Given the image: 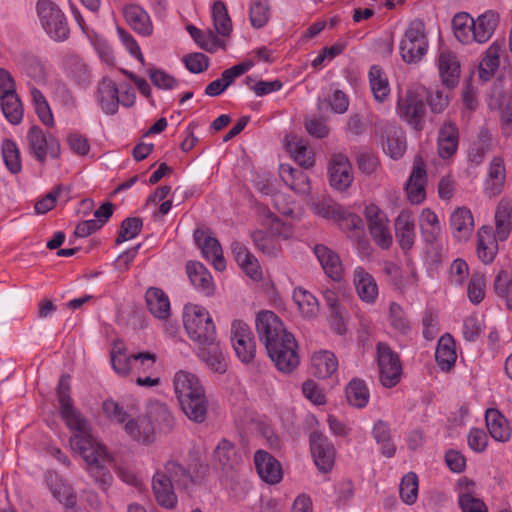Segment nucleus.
I'll list each match as a JSON object with an SVG mask.
<instances>
[{
  "label": "nucleus",
  "instance_id": "obj_46",
  "mask_svg": "<svg viewBox=\"0 0 512 512\" xmlns=\"http://www.w3.org/2000/svg\"><path fill=\"white\" fill-rule=\"evenodd\" d=\"M286 147L294 160L304 168H310L314 165V155L305 141L298 136H287Z\"/></svg>",
  "mask_w": 512,
  "mask_h": 512
},
{
  "label": "nucleus",
  "instance_id": "obj_12",
  "mask_svg": "<svg viewBox=\"0 0 512 512\" xmlns=\"http://www.w3.org/2000/svg\"><path fill=\"white\" fill-rule=\"evenodd\" d=\"M310 449L317 468L323 472H329L335 460V448L328 438L318 431L310 434Z\"/></svg>",
  "mask_w": 512,
  "mask_h": 512
},
{
  "label": "nucleus",
  "instance_id": "obj_31",
  "mask_svg": "<svg viewBox=\"0 0 512 512\" xmlns=\"http://www.w3.org/2000/svg\"><path fill=\"white\" fill-rule=\"evenodd\" d=\"M495 231L499 242L506 241L512 231V201L506 198L500 200L495 209Z\"/></svg>",
  "mask_w": 512,
  "mask_h": 512
},
{
  "label": "nucleus",
  "instance_id": "obj_40",
  "mask_svg": "<svg viewBox=\"0 0 512 512\" xmlns=\"http://www.w3.org/2000/svg\"><path fill=\"white\" fill-rule=\"evenodd\" d=\"M187 275L192 285L205 295H211L214 291L212 276L200 262H188Z\"/></svg>",
  "mask_w": 512,
  "mask_h": 512
},
{
  "label": "nucleus",
  "instance_id": "obj_22",
  "mask_svg": "<svg viewBox=\"0 0 512 512\" xmlns=\"http://www.w3.org/2000/svg\"><path fill=\"white\" fill-rule=\"evenodd\" d=\"M197 357L213 372L223 374L227 370V361L219 343L199 345Z\"/></svg>",
  "mask_w": 512,
  "mask_h": 512
},
{
  "label": "nucleus",
  "instance_id": "obj_29",
  "mask_svg": "<svg viewBox=\"0 0 512 512\" xmlns=\"http://www.w3.org/2000/svg\"><path fill=\"white\" fill-rule=\"evenodd\" d=\"M314 254L329 278L335 281L341 280L344 269L340 257L334 251L322 244H318L314 247Z\"/></svg>",
  "mask_w": 512,
  "mask_h": 512
},
{
  "label": "nucleus",
  "instance_id": "obj_44",
  "mask_svg": "<svg viewBox=\"0 0 512 512\" xmlns=\"http://www.w3.org/2000/svg\"><path fill=\"white\" fill-rule=\"evenodd\" d=\"M183 413L193 422L202 423L207 416L208 400L205 392L179 401Z\"/></svg>",
  "mask_w": 512,
  "mask_h": 512
},
{
  "label": "nucleus",
  "instance_id": "obj_58",
  "mask_svg": "<svg viewBox=\"0 0 512 512\" xmlns=\"http://www.w3.org/2000/svg\"><path fill=\"white\" fill-rule=\"evenodd\" d=\"M493 148L492 135L486 128H481L478 133L477 140L470 148L469 156L472 160L480 162L484 156Z\"/></svg>",
  "mask_w": 512,
  "mask_h": 512
},
{
  "label": "nucleus",
  "instance_id": "obj_1",
  "mask_svg": "<svg viewBox=\"0 0 512 512\" xmlns=\"http://www.w3.org/2000/svg\"><path fill=\"white\" fill-rule=\"evenodd\" d=\"M69 380V376H62L57 390L60 415L72 431L69 443L71 449L77 452L88 465L98 467L108 459V453L106 447L94 437L88 420L73 406Z\"/></svg>",
  "mask_w": 512,
  "mask_h": 512
},
{
  "label": "nucleus",
  "instance_id": "obj_28",
  "mask_svg": "<svg viewBox=\"0 0 512 512\" xmlns=\"http://www.w3.org/2000/svg\"><path fill=\"white\" fill-rule=\"evenodd\" d=\"M486 427L490 436L499 442L510 439L512 429L507 418L496 408H488L485 412Z\"/></svg>",
  "mask_w": 512,
  "mask_h": 512
},
{
  "label": "nucleus",
  "instance_id": "obj_53",
  "mask_svg": "<svg viewBox=\"0 0 512 512\" xmlns=\"http://www.w3.org/2000/svg\"><path fill=\"white\" fill-rule=\"evenodd\" d=\"M0 106L4 117L9 123L18 125L22 121L24 109L18 94L1 97Z\"/></svg>",
  "mask_w": 512,
  "mask_h": 512
},
{
  "label": "nucleus",
  "instance_id": "obj_2",
  "mask_svg": "<svg viewBox=\"0 0 512 512\" xmlns=\"http://www.w3.org/2000/svg\"><path fill=\"white\" fill-rule=\"evenodd\" d=\"M256 329L276 368L283 373L295 370L299 365L297 343L280 318L272 311L260 312L256 318Z\"/></svg>",
  "mask_w": 512,
  "mask_h": 512
},
{
  "label": "nucleus",
  "instance_id": "obj_50",
  "mask_svg": "<svg viewBox=\"0 0 512 512\" xmlns=\"http://www.w3.org/2000/svg\"><path fill=\"white\" fill-rule=\"evenodd\" d=\"M292 297L300 313L305 318H313L318 314V300L306 289L302 287L294 288Z\"/></svg>",
  "mask_w": 512,
  "mask_h": 512
},
{
  "label": "nucleus",
  "instance_id": "obj_18",
  "mask_svg": "<svg viewBox=\"0 0 512 512\" xmlns=\"http://www.w3.org/2000/svg\"><path fill=\"white\" fill-rule=\"evenodd\" d=\"M395 236L400 248L410 250L416 240V221L411 210L403 209L394 222Z\"/></svg>",
  "mask_w": 512,
  "mask_h": 512
},
{
  "label": "nucleus",
  "instance_id": "obj_30",
  "mask_svg": "<svg viewBox=\"0 0 512 512\" xmlns=\"http://www.w3.org/2000/svg\"><path fill=\"white\" fill-rule=\"evenodd\" d=\"M503 46V41L496 40L485 50L479 64V77L482 81L490 80L498 70Z\"/></svg>",
  "mask_w": 512,
  "mask_h": 512
},
{
  "label": "nucleus",
  "instance_id": "obj_3",
  "mask_svg": "<svg viewBox=\"0 0 512 512\" xmlns=\"http://www.w3.org/2000/svg\"><path fill=\"white\" fill-rule=\"evenodd\" d=\"M183 322L188 337L198 346L216 340V327L206 308L196 304L185 305Z\"/></svg>",
  "mask_w": 512,
  "mask_h": 512
},
{
  "label": "nucleus",
  "instance_id": "obj_27",
  "mask_svg": "<svg viewBox=\"0 0 512 512\" xmlns=\"http://www.w3.org/2000/svg\"><path fill=\"white\" fill-rule=\"evenodd\" d=\"M67 76L79 87L86 88L91 82V71L88 64L76 54H67L64 58Z\"/></svg>",
  "mask_w": 512,
  "mask_h": 512
},
{
  "label": "nucleus",
  "instance_id": "obj_41",
  "mask_svg": "<svg viewBox=\"0 0 512 512\" xmlns=\"http://www.w3.org/2000/svg\"><path fill=\"white\" fill-rule=\"evenodd\" d=\"M373 439L380 447L383 456L391 458L396 453V445L393 440L392 431L389 423L382 419H378L371 431Z\"/></svg>",
  "mask_w": 512,
  "mask_h": 512
},
{
  "label": "nucleus",
  "instance_id": "obj_5",
  "mask_svg": "<svg viewBox=\"0 0 512 512\" xmlns=\"http://www.w3.org/2000/svg\"><path fill=\"white\" fill-rule=\"evenodd\" d=\"M428 39L424 22L413 19L406 27L399 43V52L404 62H419L427 52Z\"/></svg>",
  "mask_w": 512,
  "mask_h": 512
},
{
  "label": "nucleus",
  "instance_id": "obj_6",
  "mask_svg": "<svg viewBox=\"0 0 512 512\" xmlns=\"http://www.w3.org/2000/svg\"><path fill=\"white\" fill-rule=\"evenodd\" d=\"M230 341L237 358L244 364L251 363L256 355L255 336L250 326L242 320L231 324Z\"/></svg>",
  "mask_w": 512,
  "mask_h": 512
},
{
  "label": "nucleus",
  "instance_id": "obj_20",
  "mask_svg": "<svg viewBox=\"0 0 512 512\" xmlns=\"http://www.w3.org/2000/svg\"><path fill=\"white\" fill-rule=\"evenodd\" d=\"M459 144V131L456 123L445 120L438 131V154L442 159L451 158L457 151Z\"/></svg>",
  "mask_w": 512,
  "mask_h": 512
},
{
  "label": "nucleus",
  "instance_id": "obj_43",
  "mask_svg": "<svg viewBox=\"0 0 512 512\" xmlns=\"http://www.w3.org/2000/svg\"><path fill=\"white\" fill-rule=\"evenodd\" d=\"M157 473L164 475V478L171 479V483L180 488L187 489L195 484V479L190 470L176 460L167 461L163 470H159Z\"/></svg>",
  "mask_w": 512,
  "mask_h": 512
},
{
  "label": "nucleus",
  "instance_id": "obj_21",
  "mask_svg": "<svg viewBox=\"0 0 512 512\" xmlns=\"http://www.w3.org/2000/svg\"><path fill=\"white\" fill-rule=\"evenodd\" d=\"M45 482L54 498L62 503L66 509L73 508L76 505V494L73 488L58 473L47 471Z\"/></svg>",
  "mask_w": 512,
  "mask_h": 512
},
{
  "label": "nucleus",
  "instance_id": "obj_24",
  "mask_svg": "<svg viewBox=\"0 0 512 512\" xmlns=\"http://www.w3.org/2000/svg\"><path fill=\"white\" fill-rule=\"evenodd\" d=\"M498 241L496 232L490 226H482L477 232V256L484 264L494 261L498 253Z\"/></svg>",
  "mask_w": 512,
  "mask_h": 512
},
{
  "label": "nucleus",
  "instance_id": "obj_39",
  "mask_svg": "<svg viewBox=\"0 0 512 512\" xmlns=\"http://www.w3.org/2000/svg\"><path fill=\"white\" fill-rule=\"evenodd\" d=\"M435 359L442 371H450L456 362L457 354L453 337L446 333L440 337L437 343Z\"/></svg>",
  "mask_w": 512,
  "mask_h": 512
},
{
  "label": "nucleus",
  "instance_id": "obj_59",
  "mask_svg": "<svg viewBox=\"0 0 512 512\" xmlns=\"http://www.w3.org/2000/svg\"><path fill=\"white\" fill-rule=\"evenodd\" d=\"M146 417L151 420L152 424L156 423L166 428L173 425V416L168 407L158 401L149 404Z\"/></svg>",
  "mask_w": 512,
  "mask_h": 512
},
{
  "label": "nucleus",
  "instance_id": "obj_60",
  "mask_svg": "<svg viewBox=\"0 0 512 512\" xmlns=\"http://www.w3.org/2000/svg\"><path fill=\"white\" fill-rule=\"evenodd\" d=\"M323 298L331 310V313L334 315V323L337 326V332L342 334L345 330L343 322L345 310L339 303V296L337 292L332 289H325L323 291Z\"/></svg>",
  "mask_w": 512,
  "mask_h": 512
},
{
  "label": "nucleus",
  "instance_id": "obj_64",
  "mask_svg": "<svg viewBox=\"0 0 512 512\" xmlns=\"http://www.w3.org/2000/svg\"><path fill=\"white\" fill-rule=\"evenodd\" d=\"M22 69L27 76L36 80L43 81L46 77L45 65L42 60L34 55H29L22 62Z\"/></svg>",
  "mask_w": 512,
  "mask_h": 512
},
{
  "label": "nucleus",
  "instance_id": "obj_14",
  "mask_svg": "<svg viewBox=\"0 0 512 512\" xmlns=\"http://www.w3.org/2000/svg\"><path fill=\"white\" fill-rule=\"evenodd\" d=\"M95 99L102 112L114 115L119 109V87L110 77L104 76L97 83Z\"/></svg>",
  "mask_w": 512,
  "mask_h": 512
},
{
  "label": "nucleus",
  "instance_id": "obj_25",
  "mask_svg": "<svg viewBox=\"0 0 512 512\" xmlns=\"http://www.w3.org/2000/svg\"><path fill=\"white\" fill-rule=\"evenodd\" d=\"M438 68L443 84L447 88L455 87L461 72L457 56L449 50H442L438 57Z\"/></svg>",
  "mask_w": 512,
  "mask_h": 512
},
{
  "label": "nucleus",
  "instance_id": "obj_47",
  "mask_svg": "<svg viewBox=\"0 0 512 512\" xmlns=\"http://www.w3.org/2000/svg\"><path fill=\"white\" fill-rule=\"evenodd\" d=\"M474 18L466 12H459L452 19V29L455 38L464 45L475 43L473 31Z\"/></svg>",
  "mask_w": 512,
  "mask_h": 512
},
{
  "label": "nucleus",
  "instance_id": "obj_4",
  "mask_svg": "<svg viewBox=\"0 0 512 512\" xmlns=\"http://www.w3.org/2000/svg\"><path fill=\"white\" fill-rule=\"evenodd\" d=\"M36 13L46 34L56 42H64L70 36L67 18L57 3L52 0H38Z\"/></svg>",
  "mask_w": 512,
  "mask_h": 512
},
{
  "label": "nucleus",
  "instance_id": "obj_19",
  "mask_svg": "<svg viewBox=\"0 0 512 512\" xmlns=\"http://www.w3.org/2000/svg\"><path fill=\"white\" fill-rule=\"evenodd\" d=\"M123 16L131 29L141 36H151L153 24L146 10L137 4H126L122 9Z\"/></svg>",
  "mask_w": 512,
  "mask_h": 512
},
{
  "label": "nucleus",
  "instance_id": "obj_7",
  "mask_svg": "<svg viewBox=\"0 0 512 512\" xmlns=\"http://www.w3.org/2000/svg\"><path fill=\"white\" fill-rule=\"evenodd\" d=\"M364 215L373 241L380 248L389 249L393 243V237L387 214L376 204L370 203L365 207Z\"/></svg>",
  "mask_w": 512,
  "mask_h": 512
},
{
  "label": "nucleus",
  "instance_id": "obj_51",
  "mask_svg": "<svg viewBox=\"0 0 512 512\" xmlns=\"http://www.w3.org/2000/svg\"><path fill=\"white\" fill-rule=\"evenodd\" d=\"M346 398L350 405L355 408H364L370 398L366 383L358 378L352 379L346 386Z\"/></svg>",
  "mask_w": 512,
  "mask_h": 512
},
{
  "label": "nucleus",
  "instance_id": "obj_9",
  "mask_svg": "<svg viewBox=\"0 0 512 512\" xmlns=\"http://www.w3.org/2000/svg\"><path fill=\"white\" fill-rule=\"evenodd\" d=\"M377 360L379 378L384 387L396 386L402 375V366L399 356L385 343L377 344Z\"/></svg>",
  "mask_w": 512,
  "mask_h": 512
},
{
  "label": "nucleus",
  "instance_id": "obj_36",
  "mask_svg": "<svg viewBox=\"0 0 512 512\" xmlns=\"http://www.w3.org/2000/svg\"><path fill=\"white\" fill-rule=\"evenodd\" d=\"M338 360L328 350L315 352L311 357V373L320 379H327L337 371Z\"/></svg>",
  "mask_w": 512,
  "mask_h": 512
},
{
  "label": "nucleus",
  "instance_id": "obj_16",
  "mask_svg": "<svg viewBox=\"0 0 512 512\" xmlns=\"http://www.w3.org/2000/svg\"><path fill=\"white\" fill-rule=\"evenodd\" d=\"M353 285L359 299L369 305H374L379 297V287L376 279L364 267L357 266L353 270Z\"/></svg>",
  "mask_w": 512,
  "mask_h": 512
},
{
  "label": "nucleus",
  "instance_id": "obj_49",
  "mask_svg": "<svg viewBox=\"0 0 512 512\" xmlns=\"http://www.w3.org/2000/svg\"><path fill=\"white\" fill-rule=\"evenodd\" d=\"M111 365L119 376H127L132 371L133 354L127 355L126 348L121 341H115L110 352Z\"/></svg>",
  "mask_w": 512,
  "mask_h": 512
},
{
  "label": "nucleus",
  "instance_id": "obj_11",
  "mask_svg": "<svg viewBox=\"0 0 512 512\" xmlns=\"http://www.w3.org/2000/svg\"><path fill=\"white\" fill-rule=\"evenodd\" d=\"M329 183L338 191L347 190L353 183L352 166L348 157L343 153L331 156L328 167Z\"/></svg>",
  "mask_w": 512,
  "mask_h": 512
},
{
  "label": "nucleus",
  "instance_id": "obj_26",
  "mask_svg": "<svg viewBox=\"0 0 512 512\" xmlns=\"http://www.w3.org/2000/svg\"><path fill=\"white\" fill-rule=\"evenodd\" d=\"M506 180V168L503 158L494 157L488 169V176L484 183V192L489 197L499 195L504 187Z\"/></svg>",
  "mask_w": 512,
  "mask_h": 512
},
{
  "label": "nucleus",
  "instance_id": "obj_15",
  "mask_svg": "<svg viewBox=\"0 0 512 512\" xmlns=\"http://www.w3.org/2000/svg\"><path fill=\"white\" fill-rule=\"evenodd\" d=\"M254 465L261 480L269 485L278 484L283 478L281 463L265 450L255 452Z\"/></svg>",
  "mask_w": 512,
  "mask_h": 512
},
{
  "label": "nucleus",
  "instance_id": "obj_54",
  "mask_svg": "<svg viewBox=\"0 0 512 512\" xmlns=\"http://www.w3.org/2000/svg\"><path fill=\"white\" fill-rule=\"evenodd\" d=\"M369 81L375 100L383 102L388 97L390 88L386 76L378 66L370 68Z\"/></svg>",
  "mask_w": 512,
  "mask_h": 512
},
{
  "label": "nucleus",
  "instance_id": "obj_37",
  "mask_svg": "<svg viewBox=\"0 0 512 512\" xmlns=\"http://www.w3.org/2000/svg\"><path fill=\"white\" fill-rule=\"evenodd\" d=\"M499 24V16L489 10L474 19L473 31L475 43L485 44L488 42Z\"/></svg>",
  "mask_w": 512,
  "mask_h": 512
},
{
  "label": "nucleus",
  "instance_id": "obj_57",
  "mask_svg": "<svg viewBox=\"0 0 512 512\" xmlns=\"http://www.w3.org/2000/svg\"><path fill=\"white\" fill-rule=\"evenodd\" d=\"M212 18L215 30L222 36H228L232 31V22L228 15L226 5L216 1L212 7Z\"/></svg>",
  "mask_w": 512,
  "mask_h": 512
},
{
  "label": "nucleus",
  "instance_id": "obj_8",
  "mask_svg": "<svg viewBox=\"0 0 512 512\" xmlns=\"http://www.w3.org/2000/svg\"><path fill=\"white\" fill-rule=\"evenodd\" d=\"M398 116L414 130L421 131L425 126L426 106L423 97L414 91H408L399 97L396 108Z\"/></svg>",
  "mask_w": 512,
  "mask_h": 512
},
{
  "label": "nucleus",
  "instance_id": "obj_10",
  "mask_svg": "<svg viewBox=\"0 0 512 512\" xmlns=\"http://www.w3.org/2000/svg\"><path fill=\"white\" fill-rule=\"evenodd\" d=\"M26 141L29 153L40 163L46 161L47 155L52 158L60 156V144L53 135H46L38 126H32L27 134Z\"/></svg>",
  "mask_w": 512,
  "mask_h": 512
},
{
  "label": "nucleus",
  "instance_id": "obj_42",
  "mask_svg": "<svg viewBox=\"0 0 512 512\" xmlns=\"http://www.w3.org/2000/svg\"><path fill=\"white\" fill-rule=\"evenodd\" d=\"M331 210L332 218L339 222L340 228L347 233L348 237H359L363 234L364 222L360 216L342 207H334Z\"/></svg>",
  "mask_w": 512,
  "mask_h": 512
},
{
  "label": "nucleus",
  "instance_id": "obj_56",
  "mask_svg": "<svg viewBox=\"0 0 512 512\" xmlns=\"http://www.w3.org/2000/svg\"><path fill=\"white\" fill-rule=\"evenodd\" d=\"M2 157L6 168L12 174H18L22 169L20 151L17 144L11 139L2 142Z\"/></svg>",
  "mask_w": 512,
  "mask_h": 512
},
{
  "label": "nucleus",
  "instance_id": "obj_35",
  "mask_svg": "<svg viewBox=\"0 0 512 512\" xmlns=\"http://www.w3.org/2000/svg\"><path fill=\"white\" fill-rule=\"evenodd\" d=\"M279 175L282 181L296 193L304 195L310 192V181L304 171L295 169L289 164H281Z\"/></svg>",
  "mask_w": 512,
  "mask_h": 512
},
{
  "label": "nucleus",
  "instance_id": "obj_63",
  "mask_svg": "<svg viewBox=\"0 0 512 512\" xmlns=\"http://www.w3.org/2000/svg\"><path fill=\"white\" fill-rule=\"evenodd\" d=\"M485 276L481 273H473L467 287V295L471 303L477 305L485 295Z\"/></svg>",
  "mask_w": 512,
  "mask_h": 512
},
{
  "label": "nucleus",
  "instance_id": "obj_38",
  "mask_svg": "<svg viewBox=\"0 0 512 512\" xmlns=\"http://www.w3.org/2000/svg\"><path fill=\"white\" fill-rule=\"evenodd\" d=\"M213 459L220 468L228 472L241 462V457L235 445L227 439H222L214 449Z\"/></svg>",
  "mask_w": 512,
  "mask_h": 512
},
{
  "label": "nucleus",
  "instance_id": "obj_48",
  "mask_svg": "<svg viewBox=\"0 0 512 512\" xmlns=\"http://www.w3.org/2000/svg\"><path fill=\"white\" fill-rule=\"evenodd\" d=\"M145 299L149 311L158 319H166L170 315V301L159 288L151 287L146 291Z\"/></svg>",
  "mask_w": 512,
  "mask_h": 512
},
{
  "label": "nucleus",
  "instance_id": "obj_17",
  "mask_svg": "<svg viewBox=\"0 0 512 512\" xmlns=\"http://www.w3.org/2000/svg\"><path fill=\"white\" fill-rule=\"evenodd\" d=\"M427 174L420 157L415 158L412 171L406 183V194L412 204H421L426 198Z\"/></svg>",
  "mask_w": 512,
  "mask_h": 512
},
{
  "label": "nucleus",
  "instance_id": "obj_32",
  "mask_svg": "<svg viewBox=\"0 0 512 512\" xmlns=\"http://www.w3.org/2000/svg\"><path fill=\"white\" fill-rule=\"evenodd\" d=\"M450 225L453 236L458 241L468 240L474 229V219L471 211L465 207L457 208L451 214Z\"/></svg>",
  "mask_w": 512,
  "mask_h": 512
},
{
  "label": "nucleus",
  "instance_id": "obj_13",
  "mask_svg": "<svg viewBox=\"0 0 512 512\" xmlns=\"http://www.w3.org/2000/svg\"><path fill=\"white\" fill-rule=\"evenodd\" d=\"M193 237L196 244L201 249L203 257L211 261L217 271L225 270L226 262L219 241L210 236L208 231L203 228H197L194 231Z\"/></svg>",
  "mask_w": 512,
  "mask_h": 512
},
{
  "label": "nucleus",
  "instance_id": "obj_52",
  "mask_svg": "<svg viewBox=\"0 0 512 512\" xmlns=\"http://www.w3.org/2000/svg\"><path fill=\"white\" fill-rule=\"evenodd\" d=\"M349 101L341 90H335L324 99H318L317 108L320 113L332 112L343 114L348 110Z\"/></svg>",
  "mask_w": 512,
  "mask_h": 512
},
{
  "label": "nucleus",
  "instance_id": "obj_55",
  "mask_svg": "<svg viewBox=\"0 0 512 512\" xmlns=\"http://www.w3.org/2000/svg\"><path fill=\"white\" fill-rule=\"evenodd\" d=\"M420 229L427 241L433 242L440 234L441 227L437 215L429 208L422 210L420 214Z\"/></svg>",
  "mask_w": 512,
  "mask_h": 512
},
{
  "label": "nucleus",
  "instance_id": "obj_61",
  "mask_svg": "<svg viewBox=\"0 0 512 512\" xmlns=\"http://www.w3.org/2000/svg\"><path fill=\"white\" fill-rule=\"evenodd\" d=\"M400 498L407 505H412L418 497V477L415 473L409 472L403 476L400 483Z\"/></svg>",
  "mask_w": 512,
  "mask_h": 512
},
{
  "label": "nucleus",
  "instance_id": "obj_34",
  "mask_svg": "<svg viewBox=\"0 0 512 512\" xmlns=\"http://www.w3.org/2000/svg\"><path fill=\"white\" fill-rule=\"evenodd\" d=\"M152 490L157 503L166 508L173 509L177 504V496L174 492L171 479L164 478V475L155 473L152 480Z\"/></svg>",
  "mask_w": 512,
  "mask_h": 512
},
{
  "label": "nucleus",
  "instance_id": "obj_45",
  "mask_svg": "<svg viewBox=\"0 0 512 512\" xmlns=\"http://www.w3.org/2000/svg\"><path fill=\"white\" fill-rule=\"evenodd\" d=\"M124 430L133 440L148 443L154 434V424L146 415L139 416L136 419L127 420L124 423Z\"/></svg>",
  "mask_w": 512,
  "mask_h": 512
},
{
  "label": "nucleus",
  "instance_id": "obj_33",
  "mask_svg": "<svg viewBox=\"0 0 512 512\" xmlns=\"http://www.w3.org/2000/svg\"><path fill=\"white\" fill-rule=\"evenodd\" d=\"M231 250L236 262L241 269L253 280H259L262 272L255 256L242 243L235 241L231 244Z\"/></svg>",
  "mask_w": 512,
  "mask_h": 512
},
{
  "label": "nucleus",
  "instance_id": "obj_62",
  "mask_svg": "<svg viewBox=\"0 0 512 512\" xmlns=\"http://www.w3.org/2000/svg\"><path fill=\"white\" fill-rule=\"evenodd\" d=\"M249 18L254 28L264 27L270 18V9L266 1L257 0L249 9Z\"/></svg>",
  "mask_w": 512,
  "mask_h": 512
},
{
  "label": "nucleus",
  "instance_id": "obj_23",
  "mask_svg": "<svg viewBox=\"0 0 512 512\" xmlns=\"http://www.w3.org/2000/svg\"><path fill=\"white\" fill-rule=\"evenodd\" d=\"M173 386L178 401L205 392L199 378L185 370H179L175 373Z\"/></svg>",
  "mask_w": 512,
  "mask_h": 512
}]
</instances>
